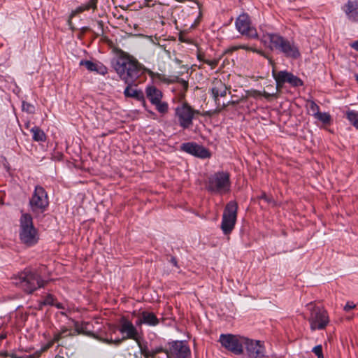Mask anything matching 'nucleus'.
I'll return each instance as SVG.
<instances>
[{"instance_id": "36", "label": "nucleus", "mask_w": 358, "mask_h": 358, "mask_svg": "<svg viewBox=\"0 0 358 358\" xmlns=\"http://www.w3.org/2000/svg\"><path fill=\"white\" fill-rule=\"evenodd\" d=\"M247 96H252V97L257 98V97L261 96V92H259V91H257V90L248 91L247 92Z\"/></svg>"}, {"instance_id": "23", "label": "nucleus", "mask_w": 358, "mask_h": 358, "mask_svg": "<svg viewBox=\"0 0 358 358\" xmlns=\"http://www.w3.org/2000/svg\"><path fill=\"white\" fill-rule=\"evenodd\" d=\"M238 49H245L246 50H250V51H252L254 52H257V53L260 54L261 55L264 56V57L267 58L268 59L269 63L271 65H273V66L274 65V62L273 61V59L271 58H269L268 56H266L263 51L258 50L257 49H256L254 47H249V46H247L245 45H234V46L230 47L229 51L233 52V51L238 50Z\"/></svg>"}, {"instance_id": "40", "label": "nucleus", "mask_w": 358, "mask_h": 358, "mask_svg": "<svg viewBox=\"0 0 358 358\" xmlns=\"http://www.w3.org/2000/svg\"><path fill=\"white\" fill-rule=\"evenodd\" d=\"M75 15V13H72L69 20H68V24L70 26V28L73 31L74 30V27L72 26V17H73V15Z\"/></svg>"}, {"instance_id": "9", "label": "nucleus", "mask_w": 358, "mask_h": 358, "mask_svg": "<svg viewBox=\"0 0 358 358\" xmlns=\"http://www.w3.org/2000/svg\"><path fill=\"white\" fill-rule=\"evenodd\" d=\"M238 204L236 201L229 202L224 210L221 229L225 235L229 234L234 229L237 218Z\"/></svg>"}, {"instance_id": "31", "label": "nucleus", "mask_w": 358, "mask_h": 358, "mask_svg": "<svg viewBox=\"0 0 358 358\" xmlns=\"http://www.w3.org/2000/svg\"><path fill=\"white\" fill-rule=\"evenodd\" d=\"M55 299L53 295L49 294L44 299L43 301L41 302V305L47 306L50 305L53 306L55 303Z\"/></svg>"}, {"instance_id": "50", "label": "nucleus", "mask_w": 358, "mask_h": 358, "mask_svg": "<svg viewBox=\"0 0 358 358\" xmlns=\"http://www.w3.org/2000/svg\"><path fill=\"white\" fill-rule=\"evenodd\" d=\"M163 351H164V350H163V349H162V348H158V349H156V350H155V353H157H157L161 352H163Z\"/></svg>"}, {"instance_id": "32", "label": "nucleus", "mask_w": 358, "mask_h": 358, "mask_svg": "<svg viewBox=\"0 0 358 358\" xmlns=\"http://www.w3.org/2000/svg\"><path fill=\"white\" fill-rule=\"evenodd\" d=\"M313 352L315 354L317 358H324L322 352V347L321 345H318L313 348Z\"/></svg>"}, {"instance_id": "29", "label": "nucleus", "mask_w": 358, "mask_h": 358, "mask_svg": "<svg viewBox=\"0 0 358 358\" xmlns=\"http://www.w3.org/2000/svg\"><path fill=\"white\" fill-rule=\"evenodd\" d=\"M153 105L155 106L156 109L160 113L165 114L168 112V109H169L168 103L166 102H162V100L159 101L156 103H154Z\"/></svg>"}, {"instance_id": "18", "label": "nucleus", "mask_w": 358, "mask_h": 358, "mask_svg": "<svg viewBox=\"0 0 358 358\" xmlns=\"http://www.w3.org/2000/svg\"><path fill=\"white\" fill-rule=\"evenodd\" d=\"M211 92L215 101H217L220 96L224 97L227 95V87L221 80L215 79L213 82Z\"/></svg>"}, {"instance_id": "44", "label": "nucleus", "mask_w": 358, "mask_h": 358, "mask_svg": "<svg viewBox=\"0 0 358 358\" xmlns=\"http://www.w3.org/2000/svg\"><path fill=\"white\" fill-rule=\"evenodd\" d=\"M53 306H56L58 309H64L65 308L64 305L61 303H55Z\"/></svg>"}, {"instance_id": "25", "label": "nucleus", "mask_w": 358, "mask_h": 358, "mask_svg": "<svg viewBox=\"0 0 358 358\" xmlns=\"http://www.w3.org/2000/svg\"><path fill=\"white\" fill-rule=\"evenodd\" d=\"M347 118L350 122L358 129V112L355 110H349L346 113Z\"/></svg>"}, {"instance_id": "46", "label": "nucleus", "mask_w": 358, "mask_h": 358, "mask_svg": "<svg viewBox=\"0 0 358 358\" xmlns=\"http://www.w3.org/2000/svg\"><path fill=\"white\" fill-rule=\"evenodd\" d=\"M152 2V0H145V3L147 6H152L155 3H151Z\"/></svg>"}, {"instance_id": "39", "label": "nucleus", "mask_w": 358, "mask_h": 358, "mask_svg": "<svg viewBox=\"0 0 358 358\" xmlns=\"http://www.w3.org/2000/svg\"><path fill=\"white\" fill-rule=\"evenodd\" d=\"M97 24L99 26V31L97 32L96 34L99 36V35H100V34H101L103 33V24L102 21H98L97 22Z\"/></svg>"}, {"instance_id": "17", "label": "nucleus", "mask_w": 358, "mask_h": 358, "mask_svg": "<svg viewBox=\"0 0 358 358\" xmlns=\"http://www.w3.org/2000/svg\"><path fill=\"white\" fill-rule=\"evenodd\" d=\"M342 9L350 22L358 24V0L348 1Z\"/></svg>"}, {"instance_id": "45", "label": "nucleus", "mask_w": 358, "mask_h": 358, "mask_svg": "<svg viewBox=\"0 0 358 358\" xmlns=\"http://www.w3.org/2000/svg\"><path fill=\"white\" fill-rule=\"evenodd\" d=\"M170 262L176 266L178 267V262L174 257H171Z\"/></svg>"}, {"instance_id": "35", "label": "nucleus", "mask_w": 358, "mask_h": 358, "mask_svg": "<svg viewBox=\"0 0 358 358\" xmlns=\"http://www.w3.org/2000/svg\"><path fill=\"white\" fill-rule=\"evenodd\" d=\"M203 62L207 64L208 65H209L212 69H215L217 64H218V60L217 59H206V60H203Z\"/></svg>"}, {"instance_id": "21", "label": "nucleus", "mask_w": 358, "mask_h": 358, "mask_svg": "<svg viewBox=\"0 0 358 358\" xmlns=\"http://www.w3.org/2000/svg\"><path fill=\"white\" fill-rule=\"evenodd\" d=\"M159 321L153 313L143 311L141 314L139 323H144L150 326H156Z\"/></svg>"}, {"instance_id": "43", "label": "nucleus", "mask_w": 358, "mask_h": 358, "mask_svg": "<svg viewBox=\"0 0 358 358\" xmlns=\"http://www.w3.org/2000/svg\"><path fill=\"white\" fill-rule=\"evenodd\" d=\"M56 342L54 341V338H52L51 341H50L46 346H45V349H48V348H50L51 347H52V345L55 343Z\"/></svg>"}, {"instance_id": "52", "label": "nucleus", "mask_w": 358, "mask_h": 358, "mask_svg": "<svg viewBox=\"0 0 358 358\" xmlns=\"http://www.w3.org/2000/svg\"><path fill=\"white\" fill-rule=\"evenodd\" d=\"M6 335L2 334L0 335V340H3V339L6 338Z\"/></svg>"}, {"instance_id": "30", "label": "nucleus", "mask_w": 358, "mask_h": 358, "mask_svg": "<svg viewBox=\"0 0 358 358\" xmlns=\"http://www.w3.org/2000/svg\"><path fill=\"white\" fill-rule=\"evenodd\" d=\"M136 343L140 348L141 355H143L145 358H149L150 352L148 350V347L146 345H143L140 339L136 341Z\"/></svg>"}, {"instance_id": "4", "label": "nucleus", "mask_w": 358, "mask_h": 358, "mask_svg": "<svg viewBox=\"0 0 358 358\" xmlns=\"http://www.w3.org/2000/svg\"><path fill=\"white\" fill-rule=\"evenodd\" d=\"M45 269V266H41L34 270L26 268L15 278L14 283L22 288L24 292L31 294L37 289L44 287L48 282V280H43L41 276Z\"/></svg>"}, {"instance_id": "51", "label": "nucleus", "mask_w": 358, "mask_h": 358, "mask_svg": "<svg viewBox=\"0 0 358 358\" xmlns=\"http://www.w3.org/2000/svg\"><path fill=\"white\" fill-rule=\"evenodd\" d=\"M88 30H90V29L88 27H85L82 28V32L83 33H85V31H87Z\"/></svg>"}, {"instance_id": "11", "label": "nucleus", "mask_w": 358, "mask_h": 358, "mask_svg": "<svg viewBox=\"0 0 358 358\" xmlns=\"http://www.w3.org/2000/svg\"><path fill=\"white\" fill-rule=\"evenodd\" d=\"M236 28L239 33L249 38H257V29L251 25L250 17L246 13L240 15L236 20Z\"/></svg>"}, {"instance_id": "14", "label": "nucleus", "mask_w": 358, "mask_h": 358, "mask_svg": "<svg viewBox=\"0 0 358 358\" xmlns=\"http://www.w3.org/2000/svg\"><path fill=\"white\" fill-rule=\"evenodd\" d=\"M91 324L88 322H83L80 325H76V329L77 331L80 334H83L85 335L92 336L97 340L106 343L107 344H114L115 345H119L121 343L122 340H113L108 338H103L94 334L92 331L90 330Z\"/></svg>"}, {"instance_id": "1", "label": "nucleus", "mask_w": 358, "mask_h": 358, "mask_svg": "<svg viewBox=\"0 0 358 358\" xmlns=\"http://www.w3.org/2000/svg\"><path fill=\"white\" fill-rule=\"evenodd\" d=\"M117 57L113 62V67L120 78L127 85L135 84L145 73H148L153 80H158L164 83H173L179 82L186 91L188 88V83L178 77L166 78L164 75L153 72L145 68L135 57L129 55L117 48H114Z\"/></svg>"}, {"instance_id": "27", "label": "nucleus", "mask_w": 358, "mask_h": 358, "mask_svg": "<svg viewBox=\"0 0 358 358\" xmlns=\"http://www.w3.org/2000/svg\"><path fill=\"white\" fill-rule=\"evenodd\" d=\"M96 3H97V0H90L86 4H84V5L81 6H80L77 9L76 11L78 12V13H80V12H83L84 10H90V9L94 10L96 8Z\"/></svg>"}, {"instance_id": "13", "label": "nucleus", "mask_w": 358, "mask_h": 358, "mask_svg": "<svg viewBox=\"0 0 358 358\" xmlns=\"http://www.w3.org/2000/svg\"><path fill=\"white\" fill-rule=\"evenodd\" d=\"M166 353L167 358H191L190 349L185 341L172 342Z\"/></svg>"}, {"instance_id": "49", "label": "nucleus", "mask_w": 358, "mask_h": 358, "mask_svg": "<svg viewBox=\"0 0 358 358\" xmlns=\"http://www.w3.org/2000/svg\"><path fill=\"white\" fill-rule=\"evenodd\" d=\"M156 355H157V353H155V350H153V351L150 352V357L155 358Z\"/></svg>"}, {"instance_id": "5", "label": "nucleus", "mask_w": 358, "mask_h": 358, "mask_svg": "<svg viewBox=\"0 0 358 358\" xmlns=\"http://www.w3.org/2000/svg\"><path fill=\"white\" fill-rule=\"evenodd\" d=\"M20 219L19 237L21 243L27 247L36 245L39 240V234L34 226L33 218L29 213L22 210Z\"/></svg>"}, {"instance_id": "53", "label": "nucleus", "mask_w": 358, "mask_h": 358, "mask_svg": "<svg viewBox=\"0 0 358 358\" xmlns=\"http://www.w3.org/2000/svg\"><path fill=\"white\" fill-rule=\"evenodd\" d=\"M179 39H180V41H182V42H185L186 41L185 40H184V38H182V36H180Z\"/></svg>"}, {"instance_id": "24", "label": "nucleus", "mask_w": 358, "mask_h": 358, "mask_svg": "<svg viewBox=\"0 0 358 358\" xmlns=\"http://www.w3.org/2000/svg\"><path fill=\"white\" fill-rule=\"evenodd\" d=\"M31 132L33 134V139L35 141L44 142L46 140V136L44 131L38 127H34L31 129Z\"/></svg>"}, {"instance_id": "22", "label": "nucleus", "mask_w": 358, "mask_h": 358, "mask_svg": "<svg viewBox=\"0 0 358 358\" xmlns=\"http://www.w3.org/2000/svg\"><path fill=\"white\" fill-rule=\"evenodd\" d=\"M132 85H127V87L124 91V94L126 97L134 98L138 101H144V94L143 92L141 90H138L136 89H133L131 87Z\"/></svg>"}, {"instance_id": "26", "label": "nucleus", "mask_w": 358, "mask_h": 358, "mask_svg": "<svg viewBox=\"0 0 358 358\" xmlns=\"http://www.w3.org/2000/svg\"><path fill=\"white\" fill-rule=\"evenodd\" d=\"M306 106L308 108V111L312 113L313 116H315L320 112L319 106L313 100H307Z\"/></svg>"}, {"instance_id": "20", "label": "nucleus", "mask_w": 358, "mask_h": 358, "mask_svg": "<svg viewBox=\"0 0 358 358\" xmlns=\"http://www.w3.org/2000/svg\"><path fill=\"white\" fill-rule=\"evenodd\" d=\"M80 66H85L90 71H96L100 74L105 75L107 73V69L103 65H98L89 60H81L80 62Z\"/></svg>"}, {"instance_id": "16", "label": "nucleus", "mask_w": 358, "mask_h": 358, "mask_svg": "<svg viewBox=\"0 0 358 358\" xmlns=\"http://www.w3.org/2000/svg\"><path fill=\"white\" fill-rule=\"evenodd\" d=\"M120 331L122 334H127V336L123 337L122 338L120 339L122 341L130 338L134 340L136 342L140 339L138 336V331L136 328L134 326L131 322L127 320L125 318H122L121 320ZM122 342V341H121V343Z\"/></svg>"}, {"instance_id": "10", "label": "nucleus", "mask_w": 358, "mask_h": 358, "mask_svg": "<svg viewBox=\"0 0 358 358\" xmlns=\"http://www.w3.org/2000/svg\"><path fill=\"white\" fill-rule=\"evenodd\" d=\"M199 110H194L187 103H183L176 108V116L179 124L183 129H187L192 125L195 114H199Z\"/></svg>"}, {"instance_id": "7", "label": "nucleus", "mask_w": 358, "mask_h": 358, "mask_svg": "<svg viewBox=\"0 0 358 358\" xmlns=\"http://www.w3.org/2000/svg\"><path fill=\"white\" fill-rule=\"evenodd\" d=\"M308 306L310 307V312L308 318L310 329L312 331L324 329L329 322L327 312L323 308L313 306V303L308 304Z\"/></svg>"}, {"instance_id": "15", "label": "nucleus", "mask_w": 358, "mask_h": 358, "mask_svg": "<svg viewBox=\"0 0 358 358\" xmlns=\"http://www.w3.org/2000/svg\"><path fill=\"white\" fill-rule=\"evenodd\" d=\"M183 151L200 158H207L210 157L209 151L204 147L194 143H183L181 146Z\"/></svg>"}, {"instance_id": "34", "label": "nucleus", "mask_w": 358, "mask_h": 358, "mask_svg": "<svg viewBox=\"0 0 358 358\" xmlns=\"http://www.w3.org/2000/svg\"><path fill=\"white\" fill-rule=\"evenodd\" d=\"M259 199L265 200L267 203H271L273 206L275 205V201L273 200L272 197H270L266 194V193L263 192L259 197Z\"/></svg>"}, {"instance_id": "28", "label": "nucleus", "mask_w": 358, "mask_h": 358, "mask_svg": "<svg viewBox=\"0 0 358 358\" xmlns=\"http://www.w3.org/2000/svg\"><path fill=\"white\" fill-rule=\"evenodd\" d=\"M315 117L322 122L324 124H329L331 120V115L327 113L319 112L315 115Z\"/></svg>"}, {"instance_id": "38", "label": "nucleus", "mask_w": 358, "mask_h": 358, "mask_svg": "<svg viewBox=\"0 0 358 358\" xmlns=\"http://www.w3.org/2000/svg\"><path fill=\"white\" fill-rule=\"evenodd\" d=\"M355 307V304H354V303L348 302L344 307V310L348 312V311H350V310H352V308H354Z\"/></svg>"}, {"instance_id": "33", "label": "nucleus", "mask_w": 358, "mask_h": 358, "mask_svg": "<svg viewBox=\"0 0 358 358\" xmlns=\"http://www.w3.org/2000/svg\"><path fill=\"white\" fill-rule=\"evenodd\" d=\"M67 331H68V330L66 329H64L60 332L55 334L53 337L54 341H55L56 343L59 342V340H61L62 338L65 337V336L64 334L65 333H66ZM66 336L67 335H66Z\"/></svg>"}, {"instance_id": "48", "label": "nucleus", "mask_w": 358, "mask_h": 358, "mask_svg": "<svg viewBox=\"0 0 358 358\" xmlns=\"http://www.w3.org/2000/svg\"><path fill=\"white\" fill-rule=\"evenodd\" d=\"M198 59H199L200 61H203V60H206V59H204V55H201V54H199V55H198Z\"/></svg>"}, {"instance_id": "41", "label": "nucleus", "mask_w": 358, "mask_h": 358, "mask_svg": "<svg viewBox=\"0 0 358 358\" xmlns=\"http://www.w3.org/2000/svg\"><path fill=\"white\" fill-rule=\"evenodd\" d=\"M350 47L358 52V40L351 43Z\"/></svg>"}, {"instance_id": "8", "label": "nucleus", "mask_w": 358, "mask_h": 358, "mask_svg": "<svg viewBox=\"0 0 358 358\" xmlns=\"http://www.w3.org/2000/svg\"><path fill=\"white\" fill-rule=\"evenodd\" d=\"M48 206L49 199L46 191L41 186H36L29 199V206L31 212L36 215L43 213L46 210Z\"/></svg>"}, {"instance_id": "42", "label": "nucleus", "mask_w": 358, "mask_h": 358, "mask_svg": "<svg viewBox=\"0 0 358 358\" xmlns=\"http://www.w3.org/2000/svg\"><path fill=\"white\" fill-rule=\"evenodd\" d=\"M12 358H33L31 356L29 355H23V356H19L17 355H12Z\"/></svg>"}, {"instance_id": "47", "label": "nucleus", "mask_w": 358, "mask_h": 358, "mask_svg": "<svg viewBox=\"0 0 358 358\" xmlns=\"http://www.w3.org/2000/svg\"><path fill=\"white\" fill-rule=\"evenodd\" d=\"M238 103V101H229L227 103H223L222 108H225L226 106H229V103L236 104V103Z\"/></svg>"}, {"instance_id": "37", "label": "nucleus", "mask_w": 358, "mask_h": 358, "mask_svg": "<svg viewBox=\"0 0 358 358\" xmlns=\"http://www.w3.org/2000/svg\"><path fill=\"white\" fill-rule=\"evenodd\" d=\"M23 110H27V111L31 113L34 110V106L29 103H25L24 102L22 104Z\"/></svg>"}, {"instance_id": "19", "label": "nucleus", "mask_w": 358, "mask_h": 358, "mask_svg": "<svg viewBox=\"0 0 358 358\" xmlns=\"http://www.w3.org/2000/svg\"><path fill=\"white\" fill-rule=\"evenodd\" d=\"M146 96L152 104L157 103L162 100V92L155 86H148L145 90Z\"/></svg>"}, {"instance_id": "3", "label": "nucleus", "mask_w": 358, "mask_h": 358, "mask_svg": "<svg viewBox=\"0 0 358 358\" xmlns=\"http://www.w3.org/2000/svg\"><path fill=\"white\" fill-rule=\"evenodd\" d=\"M262 41L265 45L269 43L268 48L271 50H277L287 58L296 59L301 56L297 45L279 34H266L263 36Z\"/></svg>"}, {"instance_id": "12", "label": "nucleus", "mask_w": 358, "mask_h": 358, "mask_svg": "<svg viewBox=\"0 0 358 358\" xmlns=\"http://www.w3.org/2000/svg\"><path fill=\"white\" fill-rule=\"evenodd\" d=\"M273 76L276 82L278 90H280L285 83L290 84L293 87L301 86L303 84L300 78L287 71H280L276 73L275 70H273Z\"/></svg>"}, {"instance_id": "6", "label": "nucleus", "mask_w": 358, "mask_h": 358, "mask_svg": "<svg viewBox=\"0 0 358 358\" xmlns=\"http://www.w3.org/2000/svg\"><path fill=\"white\" fill-rule=\"evenodd\" d=\"M206 189L220 195L230 192V174L227 171H217L209 176L206 182Z\"/></svg>"}, {"instance_id": "2", "label": "nucleus", "mask_w": 358, "mask_h": 358, "mask_svg": "<svg viewBox=\"0 0 358 358\" xmlns=\"http://www.w3.org/2000/svg\"><path fill=\"white\" fill-rule=\"evenodd\" d=\"M219 341L222 347L235 355H241L245 347L248 358H266L264 348L259 341L249 340L237 335L221 334Z\"/></svg>"}, {"instance_id": "54", "label": "nucleus", "mask_w": 358, "mask_h": 358, "mask_svg": "<svg viewBox=\"0 0 358 358\" xmlns=\"http://www.w3.org/2000/svg\"><path fill=\"white\" fill-rule=\"evenodd\" d=\"M55 358H64V357L62 356H59V355H57Z\"/></svg>"}]
</instances>
